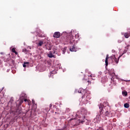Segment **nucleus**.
Wrapping results in <instances>:
<instances>
[{"label":"nucleus","instance_id":"ddd939ff","mask_svg":"<svg viewBox=\"0 0 130 130\" xmlns=\"http://www.w3.org/2000/svg\"><path fill=\"white\" fill-rule=\"evenodd\" d=\"M67 47H65L61 49L62 52H63V54H64V53H66V51H67Z\"/></svg>","mask_w":130,"mask_h":130},{"label":"nucleus","instance_id":"f3484780","mask_svg":"<svg viewBox=\"0 0 130 130\" xmlns=\"http://www.w3.org/2000/svg\"><path fill=\"white\" fill-rule=\"evenodd\" d=\"M124 36L125 38H128V37H129L130 35L127 33H125L124 34Z\"/></svg>","mask_w":130,"mask_h":130},{"label":"nucleus","instance_id":"f8f14e48","mask_svg":"<svg viewBox=\"0 0 130 130\" xmlns=\"http://www.w3.org/2000/svg\"><path fill=\"white\" fill-rule=\"evenodd\" d=\"M53 75L54 74L53 73V71L50 73V75H49V78H52L53 79Z\"/></svg>","mask_w":130,"mask_h":130},{"label":"nucleus","instance_id":"f257e3e1","mask_svg":"<svg viewBox=\"0 0 130 130\" xmlns=\"http://www.w3.org/2000/svg\"><path fill=\"white\" fill-rule=\"evenodd\" d=\"M99 106L100 109V112L98 113L99 115L96 116V119L99 121H100V120H101V115H102V114L104 113L103 108L104 107V105L100 104Z\"/></svg>","mask_w":130,"mask_h":130},{"label":"nucleus","instance_id":"79ce46f5","mask_svg":"<svg viewBox=\"0 0 130 130\" xmlns=\"http://www.w3.org/2000/svg\"><path fill=\"white\" fill-rule=\"evenodd\" d=\"M84 118H85V116H84Z\"/></svg>","mask_w":130,"mask_h":130},{"label":"nucleus","instance_id":"f704fd0d","mask_svg":"<svg viewBox=\"0 0 130 130\" xmlns=\"http://www.w3.org/2000/svg\"><path fill=\"white\" fill-rule=\"evenodd\" d=\"M86 82H87V83H89V80H85Z\"/></svg>","mask_w":130,"mask_h":130},{"label":"nucleus","instance_id":"bb28decb","mask_svg":"<svg viewBox=\"0 0 130 130\" xmlns=\"http://www.w3.org/2000/svg\"><path fill=\"white\" fill-rule=\"evenodd\" d=\"M99 130H104V129H103V128H102V127H100L99 129H98Z\"/></svg>","mask_w":130,"mask_h":130},{"label":"nucleus","instance_id":"f03ea898","mask_svg":"<svg viewBox=\"0 0 130 130\" xmlns=\"http://www.w3.org/2000/svg\"><path fill=\"white\" fill-rule=\"evenodd\" d=\"M78 93L84 94L83 95H82V101H88V97H89V94H88L87 92H86V91L84 90L82 91L81 90H78Z\"/></svg>","mask_w":130,"mask_h":130},{"label":"nucleus","instance_id":"dca6fc26","mask_svg":"<svg viewBox=\"0 0 130 130\" xmlns=\"http://www.w3.org/2000/svg\"><path fill=\"white\" fill-rule=\"evenodd\" d=\"M124 107H125V108H128L129 107V104H128V103H125L124 104Z\"/></svg>","mask_w":130,"mask_h":130},{"label":"nucleus","instance_id":"b1692460","mask_svg":"<svg viewBox=\"0 0 130 130\" xmlns=\"http://www.w3.org/2000/svg\"><path fill=\"white\" fill-rule=\"evenodd\" d=\"M12 52H16V49H15V48H13L12 49Z\"/></svg>","mask_w":130,"mask_h":130},{"label":"nucleus","instance_id":"4c0bfd02","mask_svg":"<svg viewBox=\"0 0 130 130\" xmlns=\"http://www.w3.org/2000/svg\"><path fill=\"white\" fill-rule=\"evenodd\" d=\"M102 117H104V115H102Z\"/></svg>","mask_w":130,"mask_h":130},{"label":"nucleus","instance_id":"e433bc0d","mask_svg":"<svg viewBox=\"0 0 130 130\" xmlns=\"http://www.w3.org/2000/svg\"><path fill=\"white\" fill-rule=\"evenodd\" d=\"M1 54H4V52H1Z\"/></svg>","mask_w":130,"mask_h":130},{"label":"nucleus","instance_id":"5701e85b","mask_svg":"<svg viewBox=\"0 0 130 130\" xmlns=\"http://www.w3.org/2000/svg\"><path fill=\"white\" fill-rule=\"evenodd\" d=\"M79 37H80L79 34L75 35V38H76V39H78V38H79Z\"/></svg>","mask_w":130,"mask_h":130},{"label":"nucleus","instance_id":"4be33fe9","mask_svg":"<svg viewBox=\"0 0 130 130\" xmlns=\"http://www.w3.org/2000/svg\"><path fill=\"white\" fill-rule=\"evenodd\" d=\"M22 52H24L25 53H28V50L26 49H23L22 50Z\"/></svg>","mask_w":130,"mask_h":130},{"label":"nucleus","instance_id":"393cba45","mask_svg":"<svg viewBox=\"0 0 130 130\" xmlns=\"http://www.w3.org/2000/svg\"><path fill=\"white\" fill-rule=\"evenodd\" d=\"M23 102H24V100L23 99L21 100L20 102V105L22 104V103H23Z\"/></svg>","mask_w":130,"mask_h":130},{"label":"nucleus","instance_id":"58836bf2","mask_svg":"<svg viewBox=\"0 0 130 130\" xmlns=\"http://www.w3.org/2000/svg\"><path fill=\"white\" fill-rule=\"evenodd\" d=\"M104 119H105V120H106V119H107L106 118V117H105V118H104Z\"/></svg>","mask_w":130,"mask_h":130},{"label":"nucleus","instance_id":"a211bd4d","mask_svg":"<svg viewBox=\"0 0 130 130\" xmlns=\"http://www.w3.org/2000/svg\"><path fill=\"white\" fill-rule=\"evenodd\" d=\"M27 64H29V62H24L23 65V68H26L27 67Z\"/></svg>","mask_w":130,"mask_h":130},{"label":"nucleus","instance_id":"1a4fd4ad","mask_svg":"<svg viewBox=\"0 0 130 130\" xmlns=\"http://www.w3.org/2000/svg\"><path fill=\"white\" fill-rule=\"evenodd\" d=\"M38 36L41 38L44 37V32L42 31V32L38 34Z\"/></svg>","mask_w":130,"mask_h":130},{"label":"nucleus","instance_id":"4468645a","mask_svg":"<svg viewBox=\"0 0 130 130\" xmlns=\"http://www.w3.org/2000/svg\"><path fill=\"white\" fill-rule=\"evenodd\" d=\"M16 113H17V114H21V113H22V110H20V109H18L16 111Z\"/></svg>","mask_w":130,"mask_h":130},{"label":"nucleus","instance_id":"c85d7f7f","mask_svg":"<svg viewBox=\"0 0 130 130\" xmlns=\"http://www.w3.org/2000/svg\"><path fill=\"white\" fill-rule=\"evenodd\" d=\"M88 76L89 77V78H92V74H89Z\"/></svg>","mask_w":130,"mask_h":130},{"label":"nucleus","instance_id":"aec40b11","mask_svg":"<svg viewBox=\"0 0 130 130\" xmlns=\"http://www.w3.org/2000/svg\"><path fill=\"white\" fill-rule=\"evenodd\" d=\"M110 115V113H109V112L106 111V113H105V116L109 117Z\"/></svg>","mask_w":130,"mask_h":130},{"label":"nucleus","instance_id":"c9c22d12","mask_svg":"<svg viewBox=\"0 0 130 130\" xmlns=\"http://www.w3.org/2000/svg\"><path fill=\"white\" fill-rule=\"evenodd\" d=\"M125 81V82H130V80H128V81H127V80H124Z\"/></svg>","mask_w":130,"mask_h":130},{"label":"nucleus","instance_id":"2f4dec72","mask_svg":"<svg viewBox=\"0 0 130 130\" xmlns=\"http://www.w3.org/2000/svg\"><path fill=\"white\" fill-rule=\"evenodd\" d=\"M51 107H52V104H50V108H51Z\"/></svg>","mask_w":130,"mask_h":130},{"label":"nucleus","instance_id":"2eb2a0df","mask_svg":"<svg viewBox=\"0 0 130 130\" xmlns=\"http://www.w3.org/2000/svg\"><path fill=\"white\" fill-rule=\"evenodd\" d=\"M46 49H47L48 50H51V47L50 46L46 45Z\"/></svg>","mask_w":130,"mask_h":130},{"label":"nucleus","instance_id":"7ed1b4c3","mask_svg":"<svg viewBox=\"0 0 130 130\" xmlns=\"http://www.w3.org/2000/svg\"><path fill=\"white\" fill-rule=\"evenodd\" d=\"M110 58L112 59V61H113V62H116V63H117L119 60L118 59H116L115 55H112V56H111L110 57Z\"/></svg>","mask_w":130,"mask_h":130},{"label":"nucleus","instance_id":"9b49d317","mask_svg":"<svg viewBox=\"0 0 130 130\" xmlns=\"http://www.w3.org/2000/svg\"><path fill=\"white\" fill-rule=\"evenodd\" d=\"M36 32H37V34H39V33H42V30H40L39 28H37Z\"/></svg>","mask_w":130,"mask_h":130},{"label":"nucleus","instance_id":"39448f33","mask_svg":"<svg viewBox=\"0 0 130 130\" xmlns=\"http://www.w3.org/2000/svg\"><path fill=\"white\" fill-rule=\"evenodd\" d=\"M87 110H86V109L82 108L81 109V114H82L83 115H87Z\"/></svg>","mask_w":130,"mask_h":130},{"label":"nucleus","instance_id":"9d476101","mask_svg":"<svg viewBox=\"0 0 130 130\" xmlns=\"http://www.w3.org/2000/svg\"><path fill=\"white\" fill-rule=\"evenodd\" d=\"M70 51H76V47H75V45L72 46L70 48Z\"/></svg>","mask_w":130,"mask_h":130},{"label":"nucleus","instance_id":"c756f323","mask_svg":"<svg viewBox=\"0 0 130 130\" xmlns=\"http://www.w3.org/2000/svg\"><path fill=\"white\" fill-rule=\"evenodd\" d=\"M24 101L25 102H27V101H28V100L25 99L24 100Z\"/></svg>","mask_w":130,"mask_h":130},{"label":"nucleus","instance_id":"20e7f679","mask_svg":"<svg viewBox=\"0 0 130 130\" xmlns=\"http://www.w3.org/2000/svg\"><path fill=\"white\" fill-rule=\"evenodd\" d=\"M53 37L54 38H59V37H60V32H59V31L55 32L53 35Z\"/></svg>","mask_w":130,"mask_h":130},{"label":"nucleus","instance_id":"6ab92c4d","mask_svg":"<svg viewBox=\"0 0 130 130\" xmlns=\"http://www.w3.org/2000/svg\"><path fill=\"white\" fill-rule=\"evenodd\" d=\"M122 94L124 96H127V92L126 91H122Z\"/></svg>","mask_w":130,"mask_h":130},{"label":"nucleus","instance_id":"0eeeda50","mask_svg":"<svg viewBox=\"0 0 130 130\" xmlns=\"http://www.w3.org/2000/svg\"><path fill=\"white\" fill-rule=\"evenodd\" d=\"M44 43V42L42 40L39 41V43L37 44L38 46H42Z\"/></svg>","mask_w":130,"mask_h":130},{"label":"nucleus","instance_id":"72a5a7b5","mask_svg":"<svg viewBox=\"0 0 130 130\" xmlns=\"http://www.w3.org/2000/svg\"><path fill=\"white\" fill-rule=\"evenodd\" d=\"M14 53H15V54H18V52H17L16 51H15V52H14Z\"/></svg>","mask_w":130,"mask_h":130},{"label":"nucleus","instance_id":"a19ab883","mask_svg":"<svg viewBox=\"0 0 130 130\" xmlns=\"http://www.w3.org/2000/svg\"><path fill=\"white\" fill-rule=\"evenodd\" d=\"M70 42H72V41H70Z\"/></svg>","mask_w":130,"mask_h":130},{"label":"nucleus","instance_id":"6e6552de","mask_svg":"<svg viewBox=\"0 0 130 130\" xmlns=\"http://www.w3.org/2000/svg\"><path fill=\"white\" fill-rule=\"evenodd\" d=\"M26 94L24 93H22L20 95V99H25L26 98Z\"/></svg>","mask_w":130,"mask_h":130},{"label":"nucleus","instance_id":"7c9ffc66","mask_svg":"<svg viewBox=\"0 0 130 130\" xmlns=\"http://www.w3.org/2000/svg\"><path fill=\"white\" fill-rule=\"evenodd\" d=\"M32 104H35V101H34V100H32Z\"/></svg>","mask_w":130,"mask_h":130},{"label":"nucleus","instance_id":"412c9836","mask_svg":"<svg viewBox=\"0 0 130 130\" xmlns=\"http://www.w3.org/2000/svg\"><path fill=\"white\" fill-rule=\"evenodd\" d=\"M48 57H50V58L53 57L54 56L53 55H52V53H49L48 54Z\"/></svg>","mask_w":130,"mask_h":130},{"label":"nucleus","instance_id":"37998d69","mask_svg":"<svg viewBox=\"0 0 130 130\" xmlns=\"http://www.w3.org/2000/svg\"><path fill=\"white\" fill-rule=\"evenodd\" d=\"M96 130H99V129H96Z\"/></svg>","mask_w":130,"mask_h":130},{"label":"nucleus","instance_id":"423d86ee","mask_svg":"<svg viewBox=\"0 0 130 130\" xmlns=\"http://www.w3.org/2000/svg\"><path fill=\"white\" fill-rule=\"evenodd\" d=\"M108 59H109V55L107 54L106 55L105 63H106V68L108 66Z\"/></svg>","mask_w":130,"mask_h":130},{"label":"nucleus","instance_id":"473e14b6","mask_svg":"<svg viewBox=\"0 0 130 130\" xmlns=\"http://www.w3.org/2000/svg\"><path fill=\"white\" fill-rule=\"evenodd\" d=\"M70 37H71V40L73 39V37L72 36H71Z\"/></svg>","mask_w":130,"mask_h":130},{"label":"nucleus","instance_id":"ea45409f","mask_svg":"<svg viewBox=\"0 0 130 130\" xmlns=\"http://www.w3.org/2000/svg\"><path fill=\"white\" fill-rule=\"evenodd\" d=\"M5 61H8V60H4Z\"/></svg>","mask_w":130,"mask_h":130},{"label":"nucleus","instance_id":"cd10ccee","mask_svg":"<svg viewBox=\"0 0 130 130\" xmlns=\"http://www.w3.org/2000/svg\"><path fill=\"white\" fill-rule=\"evenodd\" d=\"M130 45H128L126 47H125V48L126 49H128V47H129Z\"/></svg>","mask_w":130,"mask_h":130},{"label":"nucleus","instance_id":"a878e982","mask_svg":"<svg viewBox=\"0 0 130 130\" xmlns=\"http://www.w3.org/2000/svg\"><path fill=\"white\" fill-rule=\"evenodd\" d=\"M126 50H124V53L121 55H120V56H119V57H121V56H122V55L124 54V53H126Z\"/></svg>","mask_w":130,"mask_h":130}]
</instances>
